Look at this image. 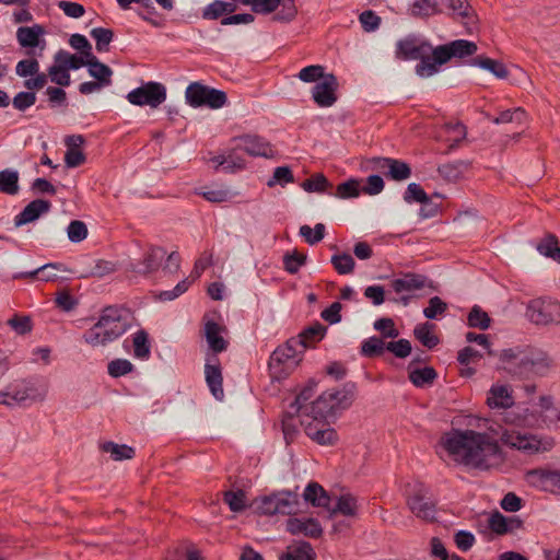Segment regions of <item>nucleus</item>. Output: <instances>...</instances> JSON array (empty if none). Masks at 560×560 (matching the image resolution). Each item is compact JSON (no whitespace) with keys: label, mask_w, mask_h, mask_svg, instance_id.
Returning <instances> with one entry per match:
<instances>
[{"label":"nucleus","mask_w":560,"mask_h":560,"mask_svg":"<svg viewBox=\"0 0 560 560\" xmlns=\"http://www.w3.org/2000/svg\"><path fill=\"white\" fill-rule=\"evenodd\" d=\"M499 429L498 424H489L485 431L452 429L441 436L439 454L441 458L455 465L483 471L502 462L499 435L504 445L526 454L548 452L555 445L553 439L548 436Z\"/></svg>","instance_id":"f257e3e1"},{"label":"nucleus","mask_w":560,"mask_h":560,"mask_svg":"<svg viewBox=\"0 0 560 560\" xmlns=\"http://www.w3.org/2000/svg\"><path fill=\"white\" fill-rule=\"evenodd\" d=\"M498 358L501 369L518 378L546 376L553 368V361L547 352L529 346L518 345L503 349Z\"/></svg>","instance_id":"f03ea898"},{"label":"nucleus","mask_w":560,"mask_h":560,"mask_svg":"<svg viewBox=\"0 0 560 560\" xmlns=\"http://www.w3.org/2000/svg\"><path fill=\"white\" fill-rule=\"evenodd\" d=\"M129 319L127 310L107 307L102 312L98 320L85 331L83 339L92 347H104L128 330Z\"/></svg>","instance_id":"7ed1b4c3"},{"label":"nucleus","mask_w":560,"mask_h":560,"mask_svg":"<svg viewBox=\"0 0 560 560\" xmlns=\"http://www.w3.org/2000/svg\"><path fill=\"white\" fill-rule=\"evenodd\" d=\"M352 400V392L347 388L329 389L310 402L303 419L307 421L328 420L350 407Z\"/></svg>","instance_id":"20e7f679"},{"label":"nucleus","mask_w":560,"mask_h":560,"mask_svg":"<svg viewBox=\"0 0 560 560\" xmlns=\"http://www.w3.org/2000/svg\"><path fill=\"white\" fill-rule=\"evenodd\" d=\"M250 506L254 512L261 515H291L299 511L300 501L296 493L283 490L258 497L253 500Z\"/></svg>","instance_id":"39448f33"},{"label":"nucleus","mask_w":560,"mask_h":560,"mask_svg":"<svg viewBox=\"0 0 560 560\" xmlns=\"http://www.w3.org/2000/svg\"><path fill=\"white\" fill-rule=\"evenodd\" d=\"M187 104L191 107L207 106L211 109H219L226 104V94L199 82L190 83L185 91Z\"/></svg>","instance_id":"423d86ee"},{"label":"nucleus","mask_w":560,"mask_h":560,"mask_svg":"<svg viewBox=\"0 0 560 560\" xmlns=\"http://www.w3.org/2000/svg\"><path fill=\"white\" fill-rule=\"evenodd\" d=\"M301 357L294 346L288 342L277 348L269 360V373L272 380L281 381L288 377L299 365Z\"/></svg>","instance_id":"0eeeda50"},{"label":"nucleus","mask_w":560,"mask_h":560,"mask_svg":"<svg viewBox=\"0 0 560 560\" xmlns=\"http://www.w3.org/2000/svg\"><path fill=\"white\" fill-rule=\"evenodd\" d=\"M407 504L410 511L421 520L432 521L435 516V504L429 489L420 482L409 487Z\"/></svg>","instance_id":"6e6552de"},{"label":"nucleus","mask_w":560,"mask_h":560,"mask_svg":"<svg viewBox=\"0 0 560 560\" xmlns=\"http://www.w3.org/2000/svg\"><path fill=\"white\" fill-rule=\"evenodd\" d=\"M526 317L535 325H549L560 320V303L551 299L532 300L526 308Z\"/></svg>","instance_id":"1a4fd4ad"},{"label":"nucleus","mask_w":560,"mask_h":560,"mask_svg":"<svg viewBox=\"0 0 560 560\" xmlns=\"http://www.w3.org/2000/svg\"><path fill=\"white\" fill-rule=\"evenodd\" d=\"M126 97L132 105L156 108L166 100V89L162 83L148 82L130 91Z\"/></svg>","instance_id":"9d476101"},{"label":"nucleus","mask_w":560,"mask_h":560,"mask_svg":"<svg viewBox=\"0 0 560 560\" xmlns=\"http://www.w3.org/2000/svg\"><path fill=\"white\" fill-rule=\"evenodd\" d=\"M48 386L36 381H26L10 392V399L18 404L42 402L46 399Z\"/></svg>","instance_id":"9b49d317"},{"label":"nucleus","mask_w":560,"mask_h":560,"mask_svg":"<svg viewBox=\"0 0 560 560\" xmlns=\"http://www.w3.org/2000/svg\"><path fill=\"white\" fill-rule=\"evenodd\" d=\"M45 30L42 25L22 26L16 31V39L21 47L30 49L28 55L42 56L46 48V40L43 38Z\"/></svg>","instance_id":"f8f14e48"},{"label":"nucleus","mask_w":560,"mask_h":560,"mask_svg":"<svg viewBox=\"0 0 560 560\" xmlns=\"http://www.w3.org/2000/svg\"><path fill=\"white\" fill-rule=\"evenodd\" d=\"M166 257V250L161 246L151 245L143 254L142 259L138 264H132L130 271L140 276H150L159 270L162 261Z\"/></svg>","instance_id":"ddd939ff"},{"label":"nucleus","mask_w":560,"mask_h":560,"mask_svg":"<svg viewBox=\"0 0 560 560\" xmlns=\"http://www.w3.org/2000/svg\"><path fill=\"white\" fill-rule=\"evenodd\" d=\"M513 393L510 384L493 383L487 392L486 404L490 409H510L515 404Z\"/></svg>","instance_id":"4468645a"},{"label":"nucleus","mask_w":560,"mask_h":560,"mask_svg":"<svg viewBox=\"0 0 560 560\" xmlns=\"http://www.w3.org/2000/svg\"><path fill=\"white\" fill-rule=\"evenodd\" d=\"M338 81L332 73L325 75L324 80L312 89V97L319 107H330L337 101Z\"/></svg>","instance_id":"2eb2a0df"},{"label":"nucleus","mask_w":560,"mask_h":560,"mask_svg":"<svg viewBox=\"0 0 560 560\" xmlns=\"http://www.w3.org/2000/svg\"><path fill=\"white\" fill-rule=\"evenodd\" d=\"M478 47L474 42L457 39L447 45L434 48V55L440 62H447L452 57L464 58L476 54Z\"/></svg>","instance_id":"dca6fc26"},{"label":"nucleus","mask_w":560,"mask_h":560,"mask_svg":"<svg viewBox=\"0 0 560 560\" xmlns=\"http://www.w3.org/2000/svg\"><path fill=\"white\" fill-rule=\"evenodd\" d=\"M446 7L452 11V15L458 19L466 27L468 33H472L477 28L478 18L475 10L467 0H443Z\"/></svg>","instance_id":"f3484780"},{"label":"nucleus","mask_w":560,"mask_h":560,"mask_svg":"<svg viewBox=\"0 0 560 560\" xmlns=\"http://www.w3.org/2000/svg\"><path fill=\"white\" fill-rule=\"evenodd\" d=\"M301 424L304 427L306 435L319 445H332L338 439L336 431L322 421L301 419Z\"/></svg>","instance_id":"a211bd4d"},{"label":"nucleus","mask_w":560,"mask_h":560,"mask_svg":"<svg viewBox=\"0 0 560 560\" xmlns=\"http://www.w3.org/2000/svg\"><path fill=\"white\" fill-rule=\"evenodd\" d=\"M442 13L439 0H409L407 14L417 20L427 21Z\"/></svg>","instance_id":"6ab92c4d"},{"label":"nucleus","mask_w":560,"mask_h":560,"mask_svg":"<svg viewBox=\"0 0 560 560\" xmlns=\"http://www.w3.org/2000/svg\"><path fill=\"white\" fill-rule=\"evenodd\" d=\"M287 530L292 535H304L311 538H318L323 528L315 518L291 517L287 521Z\"/></svg>","instance_id":"aec40b11"},{"label":"nucleus","mask_w":560,"mask_h":560,"mask_svg":"<svg viewBox=\"0 0 560 560\" xmlns=\"http://www.w3.org/2000/svg\"><path fill=\"white\" fill-rule=\"evenodd\" d=\"M237 149L252 156H271L272 150L270 144L264 139L256 136H246L238 140Z\"/></svg>","instance_id":"412c9836"},{"label":"nucleus","mask_w":560,"mask_h":560,"mask_svg":"<svg viewBox=\"0 0 560 560\" xmlns=\"http://www.w3.org/2000/svg\"><path fill=\"white\" fill-rule=\"evenodd\" d=\"M50 202L43 199H36L30 202L23 211L15 217L14 224L16 228L37 220L42 214L48 212Z\"/></svg>","instance_id":"4be33fe9"},{"label":"nucleus","mask_w":560,"mask_h":560,"mask_svg":"<svg viewBox=\"0 0 560 560\" xmlns=\"http://www.w3.org/2000/svg\"><path fill=\"white\" fill-rule=\"evenodd\" d=\"M557 472L547 469H534L526 474V480L536 488L553 492Z\"/></svg>","instance_id":"5701e85b"},{"label":"nucleus","mask_w":560,"mask_h":560,"mask_svg":"<svg viewBox=\"0 0 560 560\" xmlns=\"http://www.w3.org/2000/svg\"><path fill=\"white\" fill-rule=\"evenodd\" d=\"M430 46L418 44L416 39L406 38L397 44V57L400 59H419L428 54Z\"/></svg>","instance_id":"b1692460"},{"label":"nucleus","mask_w":560,"mask_h":560,"mask_svg":"<svg viewBox=\"0 0 560 560\" xmlns=\"http://www.w3.org/2000/svg\"><path fill=\"white\" fill-rule=\"evenodd\" d=\"M86 58L89 74L96 81L101 82V84L108 86L112 83L113 70L105 63L101 62L92 52H89Z\"/></svg>","instance_id":"393cba45"},{"label":"nucleus","mask_w":560,"mask_h":560,"mask_svg":"<svg viewBox=\"0 0 560 560\" xmlns=\"http://www.w3.org/2000/svg\"><path fill=\"white\" fill-rule=\"evenodd\" d=\"M427 285V279L423 276L406 273L401 278L392 281V287L396 293H411L421 290Z\"/></svg>","instance_id":"a878e982"},{"label":"nucleus","mask_w":560,"mask_h":560,"mask_svg":"<svg viewBox=\"0 0 560 560\" xmlns=\"http://www.w3.org/2000/svg\"><path fill=\"white\" fill-rule=\"evenodd\" d=\"M488 525L495 534L503 535L520 528L522 523L516 517H506L500 512H494L489 516Z\"/></svg>","instance_id":"bb28decb"},{"label":"nucleus","mask_w":560,"mask_h":560,"mask_svg":"<svg viewBox=\"0 0 560 560\" xmlns=\"http://www.w3.org/2000/svg\"><path fill=\"white\" fill-rule=\"evenodd\" d=\"M118 269L117 264L109 260H91L80 275L81 278L97 277L103 278L114 273Z\"/></svg>","instance_id":"cd10ccee"},{"label":"nucleus","mask_w":560,"mask_h":560,"mask_svg":"<svg viewBox=\"0 0 560 560\" xmlns=\"http://www.w3.org/2000/svg\"><path fill=\"white\" fill-rule=\"evenodd\" d=\"M223 331L224 327L218 325L217 323L212 320L206 323L205 335L209 343V347L214 352H221L226 348V342L222 336Z\"/></svg>","instance_id":"c85d7f7f"},{"label":"nucleus","mask_w":560,"mask_h":560,"mask_svg":"<svg viewBox=\"0 0 560 560\" xmlns=\"http://www.w3.org/2000/svg\"><path fill=\"white\" fill-rule=\"evenodd\" d=\"M359 511L358 499L350 494H341L336 499V504L331 509V514H342L349 517H355Z\"/></svg>","instance_id":"c756f323"},{"label":"nucleus","mask_w":560,"mask_h":560,"mask_svg":"<svg viewBox=\"0 0 560 560\" xmlns=\"http://www.w3.org/2000/svg\"><path fill=\"white\" fill-rule=\"evenodd\" d=\"M65 267L61 264H46L33 271L22 272L18 276V278H35L38 276V279L45 282L55 281L58 276V271H65Z\"/></svg>","instance_id":"7c9ffc66"},{"label":"nucleus","mask_w":560,"mask_h":560,"mask_svg":"<svg viewBox=\"0 0 560 560\" xmlns=\"http://www.w3.org/2000/svg\"><path fill=\"white\" fill-rule=\"evenodd\" d=\"M206 381L212 393V395L217 399L223 398V388H222V375L219 366L213 364H207L205 368Z\"/></svg>","instance_id":"2f4dec72"},{"label":"nucleus","mask_w":560,"mask_h":560,"mask_svg":"<svg viewBox=\"0 0 560 560\" xmlns=\"http://www.w3.org/2000/svg\"><path fill=\"white\" fill-rule=\"evenodd\" d=\"M474 66L491 72L498 79H506L509 75V71L503 62L488 57H477L474 59Z\"/></svg>","instance_id":"473e14b6"},{"label":"nucleus","mask_w":560,"mask_h":560,"mask_svg":"<svg viewBox=\"0 0 560 560\" xmlns=\"http://www.w3.org/2000/svg\"><path fill=\"white\" fill-rule=\"evenodd\" d=\"M303 498L306 502L315 506H328L329 504V498L326 491L316 482L307 485L303 492Z\"/></svg>","instance_id":"72a5a7b5"},{"label":"nucleus","mask_w":560,"mask_h":560,"mask_svg":"<svg viewBox=\"0 0 560 560\" xmlns=\"http://www.w3.org/2000/svg\"><path fill=\"white\" fill-rule=\"evenodd\" d=\"M421 61L416 66V73L421 78H429L439 72L440 66L445 62H440L439 59L434 55V49L432 50V55L428 56L425 54L423 57L419 58Z\"/></svg>","instance_id":"f704fd0d"},{"label":"nucleus","mask_w":560,"mask_h":560,"mask_svg":"<svg viewBox=\"0 0 560 560\" xmlns=\"http://www.w3.org/2000/svg\"><path fill=\"white\" fill-rule=\"evenodd\" d=\"M316 383L311 381L296 396L295 401L292 404L295 412L303 419L306 415V407H310V399L313 397Z\"/></svg>","instance_id":"c9c22d12"},{"label":"nucleus","mask_w":560,"mask_h":560,"mask_svg":"<svg viewBox=\"0 0 560 560\" xmlns=\"http://www.w3.org/2000/svg\"><path fill=\"white\" fill-rule=\"evenodd\" d=\"M19 173L14 170H3L0 172V191L7 195H16L19 192Z\"/></svg>","instance_id":"e433bc0d"},{"label":"nucleus","mask_w":560,"mask_h":560,"mask_svg":"<svg viewBox=\"0 0 560 560\" xmlns=\"http://www.w3.org/2000/svg\"><path fill=\"white\" fill-rule=\"evenodd\" d=\"M289 557L294 560H315L316 553L312 548L311 544L306 541H299L296 544L290 545L287 548V552Z\"/></svg>","instance_id":"4c0bfd02"},{"label":"nucleus","mask_w":560,"mask_h":560,"mask_svg":"<svg viewBox=\"0 0 560 560\" xmlns=\"http://www.w3.org/2000/svg\"><path fill=\"white\" fill-rule=\"evenodd\" d=\"M434 326L429 323H423L415 328L416 338L427 348L432 349L439 343V338L433 332Z\"/></svg>","instance_id":"58836bf2"},{"label":"nucleus","mask_w":560,"mask_h":560,"mask_svg":"<svg viewBox=\"0 0 560 560\" xmlns=\"http://www.w3.org/2000/svg\"><path fill=\"white\" fill-rule=\"evenodd\" d=\"M55 59L57 62L63 65L68 71L77 70L81 67H86L88 58L83 55L81 57L70 54L67 50H58L55 55Z\"/></svg>","instance_id":"ea45409f"},{"label":"nucleus","mask_w":560,"mask_h":560,"mask_svg":"<svg viewBox=\"0 0 560 560\" xmlns=\"http://www.w3.org/2000/svg\"><path fill=\"white\" fill-rule=\"evenodd\" d=\"M438 374L435 370L431 366H425L423 369H416L410 371L409 380L417 387H423L425 385H430L434 382Z\"/></svg>","instance_id":"a19ab883"},{"label":"nucleus","mask_w":560,"mask_h":560,"mask_svg":"<svg viewBox=\"0 0 560 560\" xmlns=\"http://www.w3.org/2000/svg\"><path fill=\"white\" fill-rule=\"evenodd\" d=\"M102 450L108 453L114 460L130 459L135 455L132 447L127 445H119L114 442H106L102 445Z\"/></svg>","instance_id":"79ce46f5"},{"label":"nucleus","mask_w":560,"mask_h":560,"mask_svg":"<svg viewBox=\"0 0 560 560\" xmlns=\"http://www.w3.org/2000/svg\"><path fill=\"white\" fill-rule=\"evenodd\" d=\"M468 325L474 328L486 330L491 325V318L480 306L475 305L467 317Z\"/></svg>","instance_id":"37998d69"},{"label":"nucleus","mask_w":560,"mask_h":560,"mask_svg":"<svg viewBox=\"0 0 560 560\" xmlns=\"http://www.w3.org/2000/svg\"><path fill=\"white\" fill-rule=\"evenodd\" d=\"M133 355L141 360H147L150 357L151 350L148 340V334L144 330H139L135 334L132 339Z\"/></svg>","instance_id":"c03bdc74"},{"label":"nucleus","mask_w":560,"mask_h":560,"mask_svg":"<svg viewBox=\"0 0 560 560\" xmlns=\"http://www.w3.org/2000/svg\"><path fill=\"white\" fill-rule=\"evenodd\" d=\"M234 4L221 0H215L203 10L202 16L208 20H215L224 13L234 12Z\"/></svg>","instance_id":"a18cd8bd"},{"label":"nucleus","mask_w":560,"mask_h":560,"mask_svg":"<svg viewBox=\"0 0 560 560\" xmlns=\"http://www.w3.org/2000/svg\"><path fill=\"white\" fill-rule=\"evenodd\" d=\"M47 75L50 78L51 82L61 85L68 86L70 84V73L67 68L57 62L54 58V63L48 68Z\"/></svg>","instance_id":"49530a36"},{"label":"nucleus","mask_w":560,"mask_h":560,"mask_svg":"<svg viewBox=\"0 0 560 560\" xmlns=\"http://www.w3.org/2000/svg\"><path fill=\"white\" fill-rule=\"evenodd\" d=\"M538 252L550 257L553 260L560 262V247L558 246V240L553 235L545 237L537 246Z\"/></svg>","instance_id":"de8ad7c7"},{"label":"nucleus","mask_w":560,"mask_h":560,"mask_svg":"<svg viewBox=\"0 0 560 560\" xmlns=\"http://www.w3.org/2000/svg\"><path fill=\"white\" fill-rule=\"evenodd\" d=\"M327 74L323 66L312 65L301 69L298 78L305 83H318L323 81Z\"/></svg>","instance_id":"09e8293b"},{"label":"nucleus","mask_w":560,"mask_h":560,"mask_svg":"<svg viewBox=\"0 0 560 560\" xmlns=\"http://www.w3.org/2000/svg\"><path fill=\"white\" fill-rule=\"evenodd\" d=\"M445 129L447 132L445 141L450 143L451 149L456 148L466 138V127L460 122L447 124Z\"/></svg>","instance_id":"8fccbe9b"},{"label":"nucleus","mask_w":560,"mask_h":560,"mask_svg":"<svg viewBox=\"0 0 560 560\" xmlns=\"http://www.w3.org/2000/svg\"><path fill=\"white\" fill-rule=\"evenodd\" d=\"M527 115L525 110L521 107L514 108V109H508L502 112L498 117L493 119L494 124H509V122H516V124H524L526 121Z\"/></svg>","instance_id":"3c124183"},{"label":"nucleus","mask_w":560,"mask_h":560,"mask_svg":"<svg viewBox=\"0 0 560 560\" xmlns=\"http://www.w3.org/2000/svg\"><path fill=\"white\" fill-rule=\"evenodd\" d=\"M326 328L319 324L305 329L300 335V343L306 348L311 347L313 342L319 341L325 336Z\"/></svg>","instance_id":"603ef678"},{"label":"nucleus","mask_w":560,"mask_h":560,"mask_svg":"<svg viewBox=\"0 0 560 560\" xmlns=\"http://www.w3.org/2000/svg\"><path fill=\"white\" fill-rule=\"evenodd\" d=\"M331 264L340 275L351 273L354 269V259L349 254H338L331 257Z\"/></svg>","instance_id":"864d4df0"},{"label":"nucleus","mask_w":560,"mask_h":560,"mask_svg":"<svg viewBox=\"0 0 560 560\" xmlns=\"http://www.w3.org/2000/svg\"><path fill=\"white\" fill-rule=\"evenodd\" d=\"M300 235L303 236L310 245H314L324 238L325 225L323 223H317L314 229L310 225H302L300 228Z\"/></svg>","instance_id":"5fc2aeb1"},{"label":"nucleus","mask_w":560,"mask_h":560,"mask_svg":"<svg viewBox=\"0 0 560 560\" xmlns=\"http://www.w3.org/2000/svg\"><path fill=\"white\" fill-rule=\"evenodd\" d=\"M224 501L233 512H241L247 506L246 495L242 490L226 491Z\"/></svg>","instance_id":"6e6d98bb"},{"label":"nucleus","mask_w":560,"mask_h":560,"mask_svg":"<svg viewBox=\"0 0 560 560\" xmlns=\"http://www.w3.org/2000/svg\"><path fill=\"white\" fill-rule=\"evenodd\" d=\"M360 195V182L349 179L337 186L336 197L341 199L355 198Z\"/></svg>","instance_id":"4d7b16f0"},{"label":"nucleus","mask_w":560,"mask_h":560,"mask_svg":"<svg viewBox=\"0 0 560 560\" xmlns=\"http://www.w3.org/2000/svg\"><path fill=\"white\" fill-rule=\"evenodd\" d=\"M387 175L394 180H405L410 177L411 170L407 163L393 159Z\"/></svg>","instance_id":"13d9d810"},{"label":"nucleus","mask_w":560,"mask_h":560,"mask_svg":"<svg viewBox=\"0 0 560 560\" xmlns=\"http://www.w3.org/2000/svg\"><path fill=\"white\" fill-rule=\"evenodd\" d=\"M91 36L96 42V49L98 51H106L113 39V32L109 28L95 27L91 31Z\"/></svg>","instance_id":"bf43d9fd"},{"label":"nucleus","mask_w":560,"mask_h":560,"mask_svg":"<svg viewBox=\"0 0 560 560\" xmlns=\"http://www.w3.org/2000/svg\"><path fill=\"white\" fill-rule=\"evenodd\" d=\"M404 199L407 202H419V203H427L430 200V198L428 197L425 191L422 189V187L416 183H411L408 185Z\"/></svg>","instance_id":"052dcab7"},{"label":"nucleus","mask_w":560,"mask_h":560,"mask_svg":"<svg viewBox=\"0 0 560 560\" xmlns=\"http://www.w3.org/2000/svg\"><path fill=\"white\" fill-rule=\"evenodd\" d=\"M306 255L299 253L298 250H293L291 253L285 254L283 261L284 268L290 273H295L301 266L305 264Z\"/></svg>","instance_id":"680f3d73"},{"label":"nucleus","mask_w":560,"mask_h":560,"mask_svg":"<svg viewBox=\"0 0 560 560\" xmlns=\"http://www.w3.org/2000/svg\"><path fill=\"white\" fill-rule=\"evenodd\" d=\"M133 365L126 359H116L108 363L107 371L113 377L126 375L132 371Z\"/></svg>","instance_id":"e2e57ef3"},{"label":"nucleus","mask_w":560,"mask_h":560,"mask_svg":"<svg viewBox=\"0 0 560 560\" xmlns=\"http://www.w3.org/2000/svg\"><path fill=\"white\" fill-rule=\"evenodd\" d=\"M67 234L71 242L79 243L86 238L88 228L82 221L74 220L68 225Z\"/></svg>","instance_id":"0e129e2a"},{"label":"nucleus","mask_w":560,"mask_h":560,"mask_svg":"<svg viewBox=\"0 0 560 560\" xmlns=\"http://www.w3.org/2000/svg\"><path fill=\"white\" fill-rule=\"evenodd\" d=\"M329 186L327 178L323 174H316L302 184V188L308 192H322Z\"/></svg>","instance_id":"69168bd1"},{"label":"nucleus","mask_w":560,"mask_h":560,"mask_svg":"<svg viewBox=\"0 0 560 560\" xmlns=\"http://www.w3.org/2000/svg\"><path fill=\"white\" fill-rule=\"evenodd\" d=\"M39 71V63L34 58L24 59L18 62L15 72L19 77L26 78L37 74Z\"/></svg>","instance_id":"338daca9"},{"label":"nucleus","mask_w":560,"mask_h":560,"mask_svg":"<svg viewBox=\"0 0 560 560\" xmlns=\"http://www.w3.org/2000/svg\"><path fill=\"white\" fill-rule=\"evenodd\" d=\"M384 349H386V343L377 337L366 339L361 348L362 353L368 357L382 354Z\"/></svg>","instance_id":"774afa93"}]
</instances>
